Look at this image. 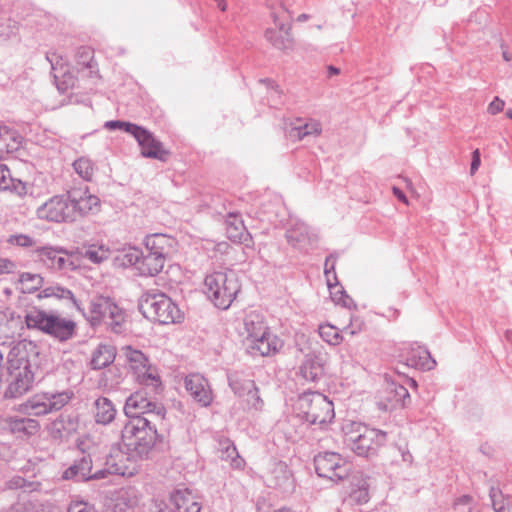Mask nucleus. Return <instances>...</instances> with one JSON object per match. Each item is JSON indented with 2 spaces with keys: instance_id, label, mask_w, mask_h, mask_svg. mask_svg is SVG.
I'll list each match as a JSON object with an SVG mask.
<instances>
[{
  "instance_id": "1",
  "label": "nucleus",
  "mask_w": 512,
  "mask_h": 512,
  "mask_svg": "<svg viewBox=\"0 0 512 512\" xmlns=\"http://www.w3.org/2000/svg\"><path fill=\"white\" fill-rule=\"evenodd\" d=\"M157 429L152 419L136 417L129 420L122 430V440L134 459H147L155 445Z\"/></svg>"
},
{
  "instance_id": "2",
  "label": "nucleus",
  "mask_w": 512,
  "mask_h": 512,
  "mask_svg": "<svg viewBox=\"0 0 512 512\" xmlns=\"http://www.w3.org/2000/svg\"><path fill=\"white\" fill-rule=\"evenodd\" d=\"M24 318L29 329L41 331L61 342L71 339L75 334L76 323L73 320L37 307L27 310Z\"/></svg>"
},
{
  "instance_id": "3",
  "label": "nucleus",
  "mask_w": 512,
  "mask_h": 512,
  "mask_svg": "<svg viewBox=\"0 0 512 512\" xmlns=\"http://www.w3.org/2000/svg\"><path fill=\"white\" fill-rule=\"evenodd\" d=\"M344 442L358 456L375 455L387 440V433L359 422L344 425Z\"/></svg>"
},
{
  "instance_id": "4",
  "label": "nucleus",
  "mask_w": 512,
  "mask_h": 512,
  "mask_svg": "<svg viewBox=\"0 0 512 512\" xmlns=\"http://www.w3.org/2000/svg\"><path fill=\"white\" fill-rule=\"evenodd\" d=\"M204 286L210 301L223 310L231 306L241 289L238 277L233 271H219L207 275Z\"/></svg>"
},
{
  "instance_id": "5",
  "label": "nucleus",
  "mask_w": 512,
  "mask_h": 512,
  "mask_svg": "<svg viewBox=\"0 0 512 512\" xmlns=\"http://www.w3.org/2000/svg\"><path fill=\"white\" fill-rule=\"evenodd\" d=\"M139 309L144 317L163 325L178 323L183 318L177 304L166 294L158 291L144 293L139 302Z\"/></svg>"
},
{
  "instance_id": "6",
  "label": "nucleus",
  "mask_w": 512,
  "mask_h": 512,
  "mask_svg": "<svg viewBox=\"0 0 512 512\" xmlns=\"http://www.w3.org/2000/svg\"><path fill=\"white\" fill-rule=\"evenodd\" d=\"M296 409L298 416L311 425H325L335 416L333 403L319 392H304L297 400Z\"/></svg>"
},
{
  "instance_id": "7",
  "label": "nucleus",
  "mask_w": 512,
  "mask_h": 512,
  "mask_svg": "<svg viewBox=\"0 0 512 512\" xmlns=\"http://www.w3.org/2000/svg\"><path fill=\"white\" fill-rule=\"evenodd\" d=\"M73 395V392L68 390L57 393H38L22 403L19 406V411L32 416L47 415L62 409L72 399Z\"/></svg>"
},
{
  "instance_id": "8",
  "label": "nucleus",
  "mask_w": 512,
  "mask_h": 512,
  "mask_svg": "<svg viewBox=\"0 0 512 512\" xmlns=\"http://www.w3.org/2000/svg\"><path fill=\"white\" fill-rule=\"evenodd\" d=\"M89 321L93 326L104 324L113 332L120 333L125 320L124 311L111 299L95 298L90 304Z\"/></svg>"
},
{
  "instance_id": "9",
  "label": "nucleus",
  "mask_w": 512,
  "mask_h": 512,
  "mask_svg": "<svg viewBox=\"0 0 512 512\" xmlns=\"http://www.w3.org/2000/svg\"><path fill=\"white\" fill-rule=\"evenodd\" d=\"M122 351L129 372L140 384L154 387L160 384V377L156 369L150 365L148 358L142 351L133 349L131 346L124 347Z\"/></svg>"
},
{
  "instance_id": "10",
  "label": "nucleus",
  "mask_w": 512,
  "mask_h": 512,
  "mask_svg": "<svg viewBox=\"0 0 512 512\" xmlns=\"http://www.w3.org/2000/svg\"><path fill=\"white\" fill-rule=\"evenodd\" d=\"M124 412L130 420L136 417H147L155 421L163 420L166 410L161 403L148 399L144 392L138 391L127 398Z\"/></svg>"
},
{
  "instance_id": "11",
  "label": "nucleus",
  "mask_w": 512,
  "mask_h": 512,
  "mask_svg": "<svg viewBox=\"0 0 512 512\" xmlns=\"http://www.w3.org/2000/svg\"><path fill=\"white\" fill-rule=\"evenodd\" d=\"M314 466L319 477L338 482L348 477L350 466L336 452L319 453L314 458Z\"/></svg>"
},
{
  "instance_id": "12",
  "label": "nucleus",
  "mask_w": 512,
  "mask_h": 512,
  "mask_svg": "<svg viewBox=\"0 0 512 512\" xmlns=\"http://www.w3.org/2000/svg\"><path fill=\"white\" fill-rule=\"evenodd\" d=\"M39 219L51 222H72V210L69 195H57L37 208Z\"/></svg>"
},
{
  "instance_id": "13",
  "label": "nucleus",
  "mask_w": 512,
  "mask_h": 512,
  "mask_svg": "<svg viewBox=\"0 0 512 512\" xmlns=\"http://www.w3.org/2000/svg\"><path fill=\"white\" fill-rule=\"evenodd\" d=\"M265 482L268 487L278 489L283 493H290L295 487L292 472L288 465L282 461L271 463L265 475Z\"/></svg>"
},
{
  "instance_id": "14",
  "label": "nucleus",
  "mask_w": 512,
  "mask_h": 512,
  "mask_svg": "<svg viewBox=\"0 0 512 512\" xmlns=\"http://www.w3.org/2000/svg\"><path fill=\"white\" fill-rule=\"evenodd\" d=\"M132 136L141 147V155L143 157L161 161H165L167 159L168 151L164 149L162 143L147 129L137 126V129L134 131Z\"/></svg>"
},
{
  "instance_id": "15",
  "label": "nucleus",
  "mask_w": 512,
  "mask_h": 512,
  "mask_svg": "<svg viewBox=\"0 0 512 512\" xmlns=\"http://www.w3.org/2000/svg\"><path fill=\"white\" fill-rule=\"evenodd\" d=\"M185 388L195 402L202 407L209 406L213 401V393L206 378L199 373H191L185 377Z\"/></svg>"
},
{
  "instance_id": "16",
  "label": "nucleus",
  "mask_w": 512,
  "mask_h": 512,
  "mask_svg": "<svg viewBox=\"0 0 512 512\" xmlns=\"http://www.w3.org/2000/svg\"><path fill=\"white\" fill-rule=\"evenodd\" d=\"M136 460L129 454L122 451H116L115 454H111L106 460L105 478L108 474H115L120 476L131 477L138 471Z\"/></svg>"
},
{
  "instance_id": "17",
  "label": "nucleus",
  "mask_w": 512,
  "mask_h": 512,
  "mask_svg": "<svg viewBox=\"0 0 512 512\" xmlns=\"http://www.w3.org/2000/svg\"><path fill=\"white\" fill-rule=\"evenodd\" d=\"M73 221L77 216L86 215L99 206V198L89 193L88 189L74 188L68 192Z\"/></svg>"
},
{
  "instance_id": "18",
  "label": "nucleus",
  "mask_w": 512,
  "mask_h": 512,
  "mask_svg": "<svg viewBox=\"0 0 512 512\" xmlns=\"http://www.w3.org/2000/svg\"><path fill=\"white\" fill-rule=\"evenodd\" d=\"M324 362L325 359L320 352H310L306 354L299 366V376L306 382L318 381L324 372Z\"/></svg>"
},
{
  "instance_id": "19",
  "label": "nucleus",
  "mask_w": 512,
  "mask_h": 512,
  "mask_svg": "<svg viewBox=\"0 0 512 512\" xmlns=\"http://www.w3.org/2000/svg\"><path fill=\"white\" fill-rule=\"evenodd\" d=\"M281 347L282 341L269 331L263 337L254 338L246 344V349L252 356H268L276 353Z\"/></svg>"
},
{
  "instance_id": "20",
  "label": "nucleus",
  "mask_w": 512,
  "mask_h": 512,
  "mask_svg": "<svg viewBox=\"0 0 512 512\" xmlns=\"http://www.w3.org/2000/svg\"><path fill=\"white\" fill-rule=\"evenodd\" d=\"M12 375L14 378L4 392V397L6 399L21 397L31 389L34 382L33 370L16 371Z\"/></svg>"
},
{
  "instance_id": "21",
  "label": "nucleus",
  "mask_w": 512,
  "mask_h": 512,
  "mask_svg": "<svg viewBox=\"0 0 512 512\" xmlns=\"http://www.w3.org/2000/svg\"><path fill=\"white\" fill-rule=\"evenodd\" d=\"M35 251L40 261L50 269L62 270L72 265L69 257L62 249L38 247Z\"/></svg>"
},
{
  "instance_id": "22",
  "label": "nucleus",
  "mask_w": 512,
  "mask_h": 512,
  "mask_svg": "<svg viewBox=\"0 0 512 512\" xmlns=\"http://www.w3.org/2000/svg\"><path fill=\"white\" fill-rule=\"evenodd\" d=\"M272 18L275 26L279 29L283 35H278L274 29H267L265 31V38L269 41L275 48L279 50H286L291 48L292 46V36L290 33L291 25L286 24L283 21H280L279 17L272 13Z\"/></svg>"
},
{
  "instance_id": "23",
  "label": "nucleus",
  "mask_w": 512,
  "mask_h": 512,
  "mask_svg": "<svg viewBox=\"0 0 512 512\" xmlns=\"http://www.w3.org/2000/svg\"><path fill=\"white\" fill-rule=\"evenodd\" d=\"M170 502L174 512H200V503L188 489H178L172 493Z\"/></svg>"
},
{
  "instance_id": "24",
  "label": "nucleus",
  "mask_w": 512,
  "mask_h": 512,
  "mask_svg": "<svg viewBox=\"0 0 512 512\" xmlns=\"http://www.w3.org/2000/svg\"><path fill=\"white\" fill-rule=\"evenodd\" d=\"M410 395L406 387L394 382L388 383L384 392L381 404L385 410L394 409L397 406H404Z\"/></svg>"
},
{
  "instance_id": "25",
  "label": "nucleus",
  "mask_w": 512,
  "mask_h": 512,
  "mask_svg": "<svg viewBox=\"0 0 512 512\" xmlns=\"http://www.w3.org/2000/svg\"><path fill=\"white\" fill-rule=\"evenodd\" d=\"M406 363L416 369L431 370L436 366V361L429 351L421 346L412 347L406 356Z\"/></svg>"
},
{
  "instance_id": "26",
  "label": "nucleus",
  "mask_w": 512,
  "mask_h": 512,
  "mask_svg": "<svg viewBox=\"0 0 512 512\" xmlns=\"http://www.w3.org/2000/svg\"><path fill=\"white\" fill-rule=\"evenodd\" d=\"M286 238L294 247L304 248L315 240V235L305 223L297 222L286 231Z\"/></svg>"
},
{
  "instance_id": "27",
  "label": "nucleus",
  "mask_w": 512,
  "mask_h": 512,
  "mask_svg": "<svg viewBox=\"0 0 512 512\" xmlns=\"http://www.w3.org/2000/svg\"><path fill=\"white\" fill-rule=\"evenodd\" d=\"M268 329L263 321V317L256 312L248 313L244 318V334L245 345L247 342L252 341L254 338L263 337Z\"/></svg>"
},
{
  "instance_id": "28",
  "label": "nucleus",
  "mask_w": 512,
  "mask_h": 512,
  "mask_svg": "<svg viewBox=\"0 0 512 512\" xmlns=\"http://www.w3.org/2000/svg\"><path fill=\"white\" fill-rule=\"evenodd\" d=\"M22 137L14 129L0 125V160L19 149Z\"/></svg>"
},
{
  "instance_id": "29",
  "label": "nucleus",
  "mask_w": 512,
  "mask_h": 512,
  "mask_svg": "<svg viewBox=\"0 0 512 512\" xmlns=\"http://www.w3.org/2000/svg\"><path fill=\"white\" fill-rule=\"evenodd\" d=\"M174 245V239L165 234H153L145 239L146 250L166 258Z\"/></svg>"
},
{
  "instance_id": "30",
  "label": "nucleus",
  "mask_w": 512,
  "mask_h": 512,
  "mask_svg": "<svg viewBox=\"0 0 512 512\" xmlns=\"http://www.w3.org/2000/svg\"><path fill=\"white\" fill-rule=\"evenodd\" d=\"M321 131V124L316 120H310L305 123L297 120L288 130V135L293 140H302L310 136L316 137L320 135Z\"/></svg>"
},
{
  "instance_id": "31",
  "label": "nucleus",
  "mask_w": 512,
  "mask_h": 512,
  "mask_svg": "<svg viewBox=\"0 0 512 512\" xmlns=\"http://www.w3.org/2000/svg\"><path fill=\"white\" fill-rule=\"evenodd\" d=\"M165 261L166 258L155 253L149 251L146 254L142 253L138 272L142 276H155L162 271Z\"/></svg>"
},
{
  "instance_id": "32",
  "label": "nucleus",
  "mask_w": 512,
  "mask_h": 512,
  "mask_svg": "<svg viewBox=\"0 0 512 512\" xmlns=\"http://www.w3.org/2000/svg\"><path fill=\"white\" fill-rule=\"evenodd\" d=\"M44 284V278L38 273L22 272L16 281V289L21 293L31 294L38 291Z\"/></svg>"
},
{
  "instance_id": "33",
  "label": "nucleus",
  "mask_w": 512,
  "mask_h": 512,
  "mask_svg": "<svg viewBox=\"0 0 512 512\" xmlns=\"http://www.w3.org/2000/svg\"><path fill=\"white\" fill-rule=\"evenodd\" d=\"M116 356L115 348L111 345H99L92 354L93 369H102L113 363Z\"/></svg>"
},
{
  "instance_id": "34",
  "label": "nucleus",
  "mask_w": 512,
  "mask_h": 512,
  "mask_svg": "<svg viewBox=\"0 0 512 512\" xmlns=\"http://www.w3.org/2000/svg\"><path fill=\"white\" fill-rule=\"evenodd\" d=\"M95 420L97 423L109 424L116 415L113 403L105 397L98 398L95 403Z\"/></svg>"
},
{
  "instance_id": "35",
  "label": "nucleus",
  "mask_w": 512,
  "mask_h": 512,
  "mask_svg": "<svg viewBox=\"0 0 512 512\" xmlns=\"http://www.w3.org/2000/svg\"><path fill=\"white\" fill-rule=\"evenodd\" d=\"M226 233L230 240L234 242H244L247 238V233L243 221L233 213L228 215L226 220Z\"/></svg>"
},
{
  "instance_id": "36",
  "label": "nucleus",
  "mask_w": 512,
  "mask_h": 512,
  "mask_svg": "<svg viewBox=\"0 0 512 512\" xmlns=\"http://www.w3.org/2000/svg\"><path fill=\"white\" fill-rule=\"evenodd\" d=\"M52 297H54L56 299L70 300L72 302V304L77 309H80L78 302L75 299L73 293L70 290L63 288L59 285H52V286L45 287L37 294V298L39 300L46 299V298H52Z\"/></svg>"
},
{
  "instance_id": "37",
  "label": "nucleus",
  "mask_w": 512,
  "mask_h": 512,
  "mask_svg": "<svg viewBox=\"0 0 512 512\" xmlns=\"http://www.w3.org/2000/svg\"><path fill=\"white\" fill-rule=\"evenodd\" d=\"M229 386L233 392L240 398H243L247 393L251 392L256 387V384L251 379L244 378L239 373H232L228 376Z\"/></svg>"
},
{
  "instance_id": "38",
  "label": "nucleus",
  "mask_w": 512,
  "mask_h": 512,
  "mask_svg": "<svg viewBox=\"0 0 512 512\" xmlns=\"http://www.w3.org/2000/svg\"><path fill=\"white\" fill-rule=\"evenodd\" d=\"M349 498L357 504L367 503L369 500L368 481L364 478H357L355 482H352Z\"/></svg>"
},
{
  "instance_id": "39",
  "label": "nucleus",
  "mask_w": 512,
  "mask_h": 512,
  "mask_svg": "<svg viewBox=\"0 0 512 512\" xmlns=\"http://www.w3.org/2000/svg\"><path fill=\"white\" fill-rule=\"evenodd\" d=\"M74 464L80 471V479H84V481L105 478V471L102 469L92 473V460L89 456H83L79 461H75Z\"/></svg>"
},
{
  "instance_id": "40",
  "label": "nucleus",
  "mask_w": 512,
  "mask_h": 512,
  "mask_svg": "<svg viewBox=\"0 0 512 512\" xmlns=\"http://www.w3.org/2000/svg\"><path fill=\"white\" fill-rule=\"evenodd\" d=\"M75 172L84 180L91 181L94 175V164L86 157H80L73 163Z\"/></svg>"
},
{
  "instance_id": "41",
  "label": "nucleus",
  "mask_w": 512,
  "mask_h": 512,
  "mask_svg": "<svg viewBox=\"0 0 512 512\" xmlns=\"http://www.w3.org/2000/svg\"><path fill=\"white\" fill-rule=\"evenodd\" d=\"M221 458L230 462V464L236 468L241 467L243 462L236 450V447L229 441L221 443Z\"/></svg>"
},
{
  "instance_id": "42",
  "label": "nucleus",
  "mask_w": 512,
  "mask_h": 512,
  "mask_svg": "<svg viewBox=\"0 0 512 512\" xmlns=\"http://www.w3.org/2000/svg\"><path fill=\"white\" fill-rule=\"evenodd\" d=\"M489 497L495 512H510L509 500L504 498L500 489L491 486L489 490Z\"/></svg>"
},
{
  "instance_id": "43",
  "label": "nucleus",
  "mask_w": 512,
  "mask_h": 512,
  "mask_svg": "<svg viewBox=\"0 0 512 512\" xmlns=\"http://www.w3.org/2000/svg\"><path fill=\"white\" fill-rule=\"evenodd\" d=\"M110 250L104 245L96 246L91 245L83 252L84 258L90 260L93 263H101L108 259Z\"/></svg>"
},
{
  "instance_id": "44",
  "label": "nucleus",
  "mask_w": 512,
  "mask_h": 512,
  "mask_svg": "<svg viewBox=\"0 0 512 512\" xmlns=\"http://www.w3.org/2000/svg\"><path fill=\"white\" fill-rule=\"evenodd\" d=\"M12 428L15 431L32 435L38 431L39 423L31 418H16L12 421Z\"/></svg>"
},
{
  "instance_id": "45",
  "label": "nucleus",
  "mask_w": 512,
  "mask_h": 512,
  "mask_svg": "<svg viewBox=\"0 0 512 512\" xmlns=\"http://www.w3.org/2000/svg\"><path fill=\"white\" fill-rule=\"evenodd\" d=\"M142 257V251L135 247H130L127 250H124L122 254L119 256L122 265L124 266H135L138 270V266L140 265Z\"/></svg>"
},
{
  "instance_id": "46",
  "label": "nucleus",
  "mask_w": 512,
  "mask_h": 512,
  "mask_svg": "<svg viewBox=\"0 0 512 512\" xmlns=\"http://www.w3.org/2000/svg\"><path fill=\"white\" fill-rule=\"evenodd\" d=\"M319 335L324 341L331 345H338L342 340L336 328L328 324L319 326Z\"/></svg>"
},
{
  "instance_id": "47",
  "label": "nucleus",
  "mask_w": 512,
  "mask_h": 512,
  "mask_svg": "<svg viewBox=\"0 0 512 512\" xmlns=\"http://www.w3.org/2000/svg\"><path fill=\"white\" fill-rule=\"evenodd\" d=\"M37 240L27 234H13L7 238V243L21 248L36 247Z\"/></svg>"
},
{
  "instance_id": "48",
  "label": "nucleus",
  "mask_w": 512,
  "mask_h": 512,
  "mask_svg": "<svg viewBox=\"0 0 512 512\" xmlns=\"http://www.w3.org/2000/svg\"><path fill=\"white\" fill-rule=\"evenodd\" d=\"M243 399L247 404L248 408L251 410L260 411L264 406V401L259 395V389L257 386L254 389H252L251 392L247 393V395L243 397Z\"/></svg>"
},
{
  "instance_id": "49",
  "label": "nucleus",
  "mask_w": 512,
  "mask_h": 512,
  "mask_svg": "<svg viewBox=\"0 0 512 512\" xmlns=\"http://www.w3.org/2000/svg\"><path fill=\"white\" fill-rule=\"evenodd\" d=\"M18 31V24L10 18L0 19V37L7 39L15 35Z\"/></svg>"
},
{
  "instance_id": "50",
  "label": "nucleus",
  "mask_w": 512,
  "mask_h": 512,
  "mask_svg": "<svg viewBox=\"0 0 512 512\" xmlns=\"http://www.w3.org/2000/svg\"><path fill=\"white\" fill-rule=\"evenodd\" d=\"M136 504L137 500L130 498L128 493L124 492L117 498L115 509H118L120 512H132Z\"/></svg>"
},
{
  "instance_id": "51",
  "label": "nucleus",
  "mask_w": 512,
  "mask_h": 512,
  "mask_svg": "<svg viewBox=\"0 0 512 512\" xmlns=\"http://www.w3.org/2000/svg\"><path fill=\"white\" fill-rule=\"evenodd\" d=\"M137 126L138 125H136L134 123L120 121V120H111V121L105 122V124H104V127L108 130L120 129V130L125 131L126 133L131 134V135H133L134 131L137 129Z\"/></svg>"
},
{
  "instance_id": "52",
  "label": "nucleus",
  "mask_w": 512,
  "mask_h": 512,
  "mask_svg": "<svg viewBox=\"0 0 512 512\" xmlns=\"http://www.w3.org/2000/svg\"><path fill=\"white\" fill-rule=\"evenodd\" d=\"M14 179L11 176L10 170L6 165H0V191H6L11 188Z\"/></svg>"
},
{
  "instance_id": "53",
  "label": "nucleus",
  "mask_w": 512,
  "mask_h": 512,
  "mask_svg": "<svg viewBox=\"0 0 512 512\" xmlns=\"http://www.w3.org/2000/svg\"><path fill=\"white\" fill-rule=\"evenodd\" d=\"M331 294L333 296V300L336 304H340L348 309H351L354 305L353 299L349 297L345 291L339 290V291H331Z\"/></svg>"
},
{
  "instance_id": "54",
  "label": "nucleus",
  "mask_w": 512,
  "mask_h": 512,
  "mask_svg": "<svg viewBox=\"0 0 512 512\" xmlns=\"http://www.w3.org/2000/svg\"><path fill=\"white\" fill-rule=\"evenodd\" d=\"M68 512H94V509L87 502L75 501L69 505Z\"/></svg>"
},
{
  "instance_id": "55",
  "label": "nucleus",
  "mask_w": 512,
  "mask_h": 512,
  "mask_svg": "<svg viewBox=\"0 0 512 512\" xmlns=\"http://www.w3.org/2000/svg\"><path fill=\"white\" fill-rule=\"evenodd\" d=\"M62 478L65 480H74V481H84V479H80V471L77 469L75 464L68 467L62 474Z\"/></svg>"
},
{
  "instance_id": "56",
  "label": "nucleus",
  "mask_w": 512,
  "mask_h": 512,
  "mask_svg": "<svg viewBox=\"0 0 512 512\" xmlns=\"http://www.w3.org/2000/svg\"><path fill=\"white\" fill-rule=\"evenodd\" d=\"M16 269L17 264L14 261L6 258H0V275L13 273Z\"/></svg>"
},
{
  "instance_id": "57",
  "label": "nucleus",
  "mask_w": 512,
  "mask_h": 512,
  "mask_svg": "<svg viewBox=\"0 0 512 512\" xmlns=\"http://www.w3.org/2000/svg\"><path fill=\"white\" fill-rule=\"evenodd\" d=\"M331 260H332V256H329L326 258L324 272H325V275L327 278V284H328L329 288L333 289V286L331 284L330 275L332 274L334 279L336 277H335V272H334V261H332L331 265L329 266V263ZM334 289H338L337 285L334 286Z\"/></svg>"
},
{
  "instance_id": "58",
  "label": "nucleus",
  "mask_w": 512,
  "mask_h": 512,
  "mask_svg": "<svg viewBox=\"0 0 512 512\" xmlns=\"http://www.w3.org/2000/svg\"><path fill=\"white\" fill-rule=\"evenodd\" d=\"M28 189L29 187L27 186V184L23 183L20 180L14 179V183L11 184V188L9 190L14 191L19 196H24L28 194Z\"/></svg>"
},
{
  "instance_id": "59",
  "label": "nucleus",
  "mask_w": 512,
  "mask_h": 512,
  "mask_svg": "<svg viewBox=\"0 0 512 512\" xmlns=\"http://www.w3.org/2000/svg\"><path fill=\"white\" fill-rule=\"evenodd\" d=\"M504 105L505 103L503 100H501L499 97H495L488 106V112L492 115H495L503 110Z\"/></svg>"
},
{
  "instance_id": "60",
  "label": "nucleus",
  "mask_w": 512,
  "mask_h": 512,
  "mask_svg": "<svg viewBox=\"0 0 512 512\" xmlns=\"http://www.w3.org/2000/svg\"><path fill=\"white\" fill-rule=\"evenodd\" d=\"M46 59L50 62L51 68L54 71V78L57 79L58 76L56 72L58 71V66L60 65V69H63V65L59 63L58 57L55 53H48L46 55Z\"/></svg>"
},
{
  "instance_id": "61",
  "label": "nucleus",
  "mask_w": 512,
  "mask_h": 512,
  "mask_svg": "<svg viewBox=\"0 0 512 512\" xmlns=\"http://www.w3.org/2000/svg\"><path fill=\"white\" fill-rule=\"evenodd\" d=\"M472 501V497L469 495H463L460 498H458L454 504V507L456 510H460L462 508H465L466 506H469L470 502Z\"/></svg>"
},
{
  "instance_id": "62",
  "label": "nucleus",
  "mask_w": 512,
  "mask_h": 512,
  "mask_svg": "<svg viewBox=\"0 0 512 512\" xmlns=\"http://www.w3.org/2000/svg\"><path fill=\"white\" fill-rule=\"evenodd\" d=\"M480 163H481L480 152L478 149H476L472 154V162H471V167H470L471 174H474L477 171V169L480 166Z\"/></svg>"
},
{
  "instance_id": "63",
  "label": "nucleus",
  "mask_w": 512,
  "mask_h": 512,
  "mask_svg": "<svg viewBox=\"0 0 512 512\" xmlns=\"http://www.w3.org/2000/svg\"><path fill=\"white\" fill-rule=\"evenodd\" d=\"M361 327H362L361 322H358L357 320L355 322L351 321L350 325H348L344 328V331L346 333H349L350 335H355L361 330Z\"/></svg>"
},
{
  "instance_id": "64",
  "label": "nucleus",
  "mask_w": 512,
  "mask_h": 512,
  "mask_svg": "<svg viewBox=\"0 0 512 512\" xmlns=\"http://www.w3.org/2000/svg\"><path fill=\"white\" fill-rule=\"evenodd\" d=\"M393 194L400 200L402 201L403 203L405 204H408V200H407V197L405 196V194L403 193V191L401 189H399L398 187H393Z\"/></svg>"
}]
</instances>
